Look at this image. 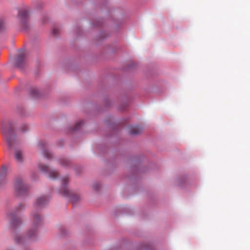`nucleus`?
Listing matches in <instances>:
<instances>
[{
    "mask_svg": "<svg viewBox=\"0 0 250 250\" xmlns=\"http://www.w3.org/2000/svg\"><path fill=\"white\" fill-rule=\"evenodd\" d=\"M7 218L9 222V227L11 230L18 228L21 224V218L18 216L14 211H11L7 214Z\"/></svg>",
    "mask_w": 250,
    "mask_h": 250,
    "instance_id": "obj_4",
    "label": "nucleus"
},
{
    "mask_svg": "<svg viewBox=\"0 0 250 250\" xmlns=\"http://www.w3.org/2000/svg\"><path fill=\"white\" fill-rule=\"evenodd\" d=\"M24 131H25L27 130V126L26 125H24Z\"/></svg>",
    "mask_w": 250,
    "mask_h": 250,
    "instance_id": "obj_22",
    "label": "nucleus"
},
{
    "mask_svg": "<svg viewBox=\"0 0 250 250\" xmlns=\"http://www.w3.org/2000/svg\"><path fill=\"white\" fill-rule=\"evenodd\" d=\"M7 182L6 176L3 174H0V188L4 186Z\"/></svg>",
    "mask_w": 250,
    "mask_h": 250,
    "instance_id": "obj_12",
    "label": "nucleus"
},
{
    "mask_svg": "<svg viewBox=\"0 0 250 250\" xmlns=\"http://www.w3.org/2000/svg\"><path fill=\"white\" fill-rule=\"evenodd\" d=\"M43 153L44 157L48 159H49L52 157V154L51 153H50V152H49L46 149L43 150Z\"/></svg>",
    "mask_w": 250,
    "mask_h": 250,
    "instance_id": "obj_15",
    "label": "nucleus"
},
{
    "mask_svg": "<svg viewBox=\"0 0 250 250\" xmlns=\"http://www.w3.org/2000/svg\"><path fill=\"white\" fill-rule=\"evenodd\" d=\"M18 18L22 27L26 29L28 26L30 18L28 9L25 7L21 9L19 11Z\"/></svg>",
    "mask_w": 250,
    "mask_h": 250,
    "instance_id": "obj_5",
    "label": "nucleus"
},
{
    "mask_svg": "<svg viewBox=\"0 0 250 250\" xmlns=\"http://www.w3.org/2000/svg\"><path fill=\"white\" fill-rule=\"evenodd\" d=\"M4 28V23L3 20L0 19V31Z\"/></svg>",
    "mask_w": 250,
    "mask_h": 250,
    "instance_id": "obj_18",
    "label": "nucleus"
},
{
    "mask_svg": "<svg viewBox=\"0 0 250 250\" xmlns=\"http://www.w3.org/2000/svg\"><path fill=\"white\" fill-rule=\"evenodd\" d=\"M21 239H22V238L20 235H16L15 237V240L17 243H19L20 242H22Z\"/></svg>",
    "mask_w": 250,
    "mask_h": 250,
    "instance_id": "obj_17",
    "label": "nucleus"
},
{
    "mask_svg": "<svg viewBox=\"0 0 250 250\" xmlns=\"http://www.w3.org/2000/svg\"><path fill=\"white\" fill-rule=\"evenodd\" d=\"M15 157L16 160L19 162H22L23 160L22 153L21 151L17 150L15 152Z\"/></svg>",
    "mask_w": 250,
    "mask_h": 250,
    "instance_id": "obj_10",
    "label": "nucleus"
},
{
    "mask_svg": "<svg viewBox=\"0 0 250 250\" xmlns=\"http://www.w3.org/2000/svg\"><path fill=\"white\" fill-rule=\"evenodd\" d=\"M23 208V205L22 204H20L16 208V210H20Z\"/></svg>",
    "mask_w": 250,
    "mask_h": 250,
    "instance_id": "obj_20",
    "label": "nucleus"
},
{
    "mask_svg": "<svg viewBox=\"0 0 250 250\" xmlns=\"http://www.w3.org/2000/svg\"><path fill=\"white\" fill-rule=\"evenodd\" d=\"M60 31L58 28H55L52 30V33L54 36H57V34L59 33Z\"/></svg>",
    "mask_w": 250,
    "mask_h": 250,
    "instance_id": "obj_19",
    "label": "nucleus"
},
{
    "mask_svg": "<svg viewBox=\"0 0 250 250\" xmlns=\"http://www.w3.org/2000/svg\"><path fill=\"white\" fill-rule=\"evenodd\" d=\"M42 222V217L38 213H32V223L31 228L27 231L26 238L34 240L36 238L37 231Z\"/></svg>",
    "mask_w": 250,
    "mask_h": 250,
    "instance_id": "obj_2",
    "label": "nucleus"
},
{
    "mask_svg": "<svg viewBox=\"0 0 250 250\" xmlns=\"http://www.w3.org/2000/svg\"><path fill=\"white\" fill-rule=\"evenodd\" d=\"M31 94L34 97H37L39 95V91L36 88H33L30 91Z\"/></svg>",
    "mask_w": 250,
    "mask_h": 250,
    "instance_id": "obj_16",
    "label": "nucleus"
},
{
    "mask_svg": "<svg viewBox=\"0 0 250 250\" xmlns=\"http://www.w3.org/2000/svg\"><path fill=\"white\" fill-rule=\"evenodd\" d=\"M142 131V128L139 126H132L129 128V132L131 135H137Z\"/></svg>",
    "mask_w": 250,
    "mask_h": 250,
    "instance_id": "obj_9",
    "label": "nucleus"
},
{
    "mask_svg": "<svg viewBox=\"0 0 250 250\" xmlns=\"http://www.w3.org/2000/svg\"><path fill=\"white\" fill-rule=\"evenodd\" d=\"M48 202V198L46 197L42 196L37 199L35 204L36 208H41L46 205Z\"/></svg>",
    "mask_w": 250,
    "mask_h": 250,
    "instance_id": "obj_8",
    "label": "nucleus"
},
{
    "mask_svg": "<svg viewBox=\"0 0 250 250\" xmlns=\"http://www.w3.org/2000/svg\"><path fill=\"white\" fill-rule=\"evenodd\" d=\"M62 185L61 187V194L64 197L69 198L73 203H76L77 201H79L80 200V197L69 191L66 187V184L68 182V178L67 177H64L62 179Z\"/></svg>",
    "mask_w": 250,
    "mask_h": 250,
    "instance_id": "obj_3",
    "label": "nucleus"
},
{
    "mask_svg": "<svg viewBox=\"0 0 250 250\" xmlns=\"http://www.w3.org/2000/svg\"><path fill=\"white\" fill-rule=\"evenodd\" d=\"M24 55L23 54H19L17 60V65L21 67L22 66V62L23 61Z\"/></svg>",
    "mask_w": 250,
    "mask_h": 250,
    "instance_id": "obj_11",
    "label": "nucleus"
},
{
    "mask_svg": "<svg viewBox=\"0 0 250 250\" xmlns=\"http://www.w3.org/2000/svg\"><path fill=\"white\" fill-rule=\"evenodd\" d=\"M60 163L62 166L66 167L68 166V165L70 163V162L69 161L66 159L62 158L60 160Z\"/></svg>",
    "mask_w": 250,
    "mask_h": 250,
    "instance_id": "obj_13",
    "label": "nucleus"
},
{
    "mask_svg": "<svg viewBox=\"0 0 250 250\" xmlns=\"http://www.w3.org/2000/svg\"><path fill=\"white\" fill-rule=\"evenodd\" d=\"M16 126V123L13 121H9L1 125L0 133L10 149L13 148L18 143Z\"/></svg>",
    "mask_w": 250,
    "mask_h": 250,
    "instance_id": "obj_1",
    "label": "nucleus"
},
{
    "mask_svg": "<svg viewBox=\"0 0 250 250\" xmlns=\"http://www.w3.org/2000/svg\"><path fill=\"white\" fill-rule=\"evenodd\" d=\"M44 143L43 142H40L39 144V146L42 148V149H43V147L44 146Z\"/></svg>",
    "mask_w": 250,
    "mask_h": 250,
    "instance_id": "obj_21",
    "label": "nucleus"
},
{
    "mask_svg": "<svg viewBox=\"0 0 250 250\" xmlns=\"http://www.w3.org/2000/svg\"><path fill=\"white\" fill-rule=\"evenodd\" d=\"M15 191L17 195L21 196L26 193L28 187L21 178H17L14 184Z\"/></svg>",
    "mask_w": 250,
    "mask_h": 250,
    "instance_id": "obj_6",
    "label": "nucleus"
},
{
    "mask_svg": "<svg viewBox=\"0 0 250 250\" xmlns=\"http://www.w3.org/2000/svg\"><path fill=\"white\" fill-rule=\"evenodd\" d=\"M83 124V121H80V122H78L74 126V127L73 128V130L76 131V130H78L81 127V126Z\"/></svg>",
    "mask_w": 250,
    "mask_h": 250,
    "instance_id": "obj_14",
    "label": "nucleus"
},
{
    "mask_svg": "<svg viewBox=\"0 0 250 250\" xmlns=\"http://www.w3.org/2000/svg\"><path fill=\"white\" fill-rule=\"evenodd\" d=\"M39 168L40 170L45 173H48L49 177L53 179H55L58 175L57 171L54 169H50L46 165L41 164L39 165Z\"/></svg>",
    "mask_w": 250,
    "mask_h": 250,
    "instance_id": "obj_7",
    "label": "nucleus"
}]
</instances>
